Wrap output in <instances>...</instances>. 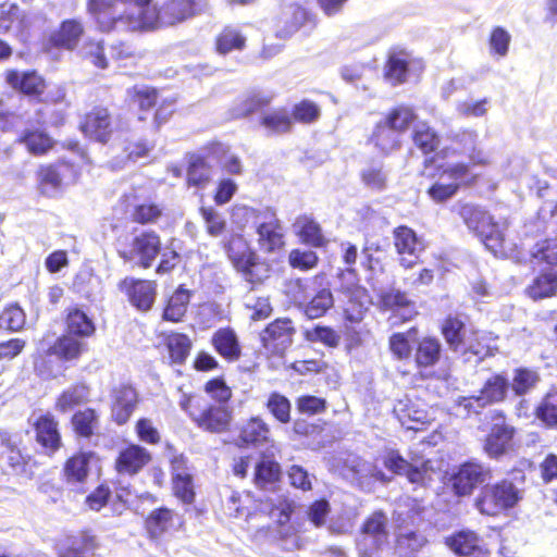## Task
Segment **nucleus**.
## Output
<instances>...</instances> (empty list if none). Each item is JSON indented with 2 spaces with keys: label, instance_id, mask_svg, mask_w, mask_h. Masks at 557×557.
Returning a JSON list of instances; mask_svg holds the SVG:
<instances>
[{
  "label": "nucleus",
  "instance_id": "1",
  "mask_svg": "<svg viewBox=\"0 0 557 557\" xmlns=\"http://www.w3.org/2000/svg\"><path fill=\"white\" fill-rule=\"evenodd\" d=\"M151 0H88V11L101 32H134L156 26Z\"/></svg>",
  "mask_w": 557,
  "mask_h": 557
},
{
  "label": "nucleus",
  "instance_id": "2",
  "mask_svg": "<svg viewBox=\"0 0 557 557\" xmlns=\"http://www.w3.org/2000/svg\"><path fill=\"white\" fill-rule=\"evenodd\" d=\"M525 475L521 470H513L508 478L494 484H485L476 499L475 507L486 516H496L518 505L524 495Z\"/></svg>",
  "mask_w": 557,
  "mask_h": 557
},
{
  "label": "nucleus",
  "instance_id": "3",
  "mask_svg": "<svg viewBox=\"0 0 557 557\" xmlns=\"http://www.w3.org/2000/svg\"><path fill=\"white\" fill-rule=\"evenodd\" d=\"M459 215L469 231L473 232L495 257H507L511 248L505 237L508 222H496L479 206L466 203L459 209Z\"/></svg>",
  "mask_w": 557,
  "mask_h": 557
},
{
  "label": "nucleus",
  "instance_id": "4",
  "mask_svg": "<svg viewBox=\"0 0 557 557\" xmlns=\"http://www.w3.org/2000/svg\"><path fill=\"white\" fill-rule=\"evenodd\" d=\"M116 250L124 262L149 269L161 252V238L154 231L134 228L117 239Z\"/></svg>",
  "mask_w": 557,
  "mask_h": 557
},
{
  "label": "nucleus",
  "instance_id": "5",
  "mask_svg": "<svg viewBox=\"0 0 557 557\" xmlns=\"http://www.w3.org/2000/svg\"><path fill=\"white\" fill-rule=\"evenodd\" d=\"M384 467L395 475H404L408 482L418 486H426L432 482L434 470L430 460H406L398 450L389 449L383 455Z\"/></svg>",
  "mask_w": 557,
  "mask_h": 557
},
{
  "label": "nucleus",
  "instance_id": "6",
  "mask_svg": "<svg viewBox=\"0 0 557 557\" xmlns=\"http://www.w3.org/2000/svg\"><path fill=\"white\" fill-rule=\"evenodd\" d=\"M388 518L379 510L374 511L367 518L361 528V534L358 539L357 546L360 557H372L376 552L381 550L388 544Z\"/></svg>",
  "mask_w": 557,
  "mask_h": 557
},
{
  "label": "nucleus",
  "instance_id": "7",
  "mask_svg": "<svg viewBox=\"0 0 557 557\" xmlns=\"http://www.w3.org/2000/svg\"><path fill=\"white\" fill-rule=\"evenodd\" d=\"M491 479V468L476 460L461 463L450 475L449 484L455 495L469 496Z\"/></svg>",
  "mask_w": 557,
  "mask_h": 557
},
{
  "label": "nucleus",
  "instance_id": "8",
  "mask_svg": "<svg viewBox=\"0 0 557 557\" xmlns=\"http://www.w3.org/2000/svg\"><path fill=\"white\" fill-rule=\"evenodd\" d=\"M492 421L483 449L490 458L498 459L511 449L515 428L506 423L504 414L499 411L493 414Z\"/></svg>",
  "mask_w": 557,
  "mask_h": 557
},
{
  "label": "nucleus",
  "instance_id": "9",
  "mask_svg": "<svg viewBox=\"0 0 557 557\" xmlns=\"http://www.w3.org/2000/svg\"><path fill=\"white\" fill-rule=\"evenodd\" d=\"M258 244L267 252L275 251L284 245L281 221L272 208H265L256 216Z\"/></svg>",
  "mask_w": 557,
  "mask_h": 557
},
{
  "label": "nucleus",
  "instance_id": "10",
  "mask_svg": "<svg viewBox=\"0 0 557 557\" xmlns=\"http://www.w3.org/2000/svg\"><path fill=\"white\" fill-rule=\"evenodd\" d=\"M207 7V0H170L160 10H157L156 25H175Z\"/></svg>",
  "mask_w": 557,
  "mask_h": 557
},
{
  "label": "nucleus",
  "instance_id": "11",
  "mask_svg": "<svg viewBox=\"0 0 557 557\" xmlns=\"http://www.w3.org/2000/svg\"><path fill=\"white\" fill-rule=\"evenodd\" d=\"M468 172L469 168L463 163L447 166L441 174L438 181L430 187V197L438 202L449 199L456 194L459 182L467 177Z\"/></svg>",
  "mask_w": 557,
  "mask_h": 557
},
{
  "label": "nucleus",
  "instance_id": "12",
  "mask_svg": "<svg viewBox=\"0 0 557 557\" xmlns=\"http://www.w3.org/2000/svg\"><path fill=\"white\" fill-rule=\"evenodd\" d=\"M119 286L127 295L129 302L138 310L148 311L151 309L157 295L154 281L126 277Z\"/></svg>",
  "mask_w": 557,
  "mask_h": 557
},
{
  "label": "nucleus",
  "instance_id": "13",
  "mask_svg": "<svg viewBox=\"0 0 557 557\" xmlns=\"http://www.w3.org/2000/svg\"><path fill=\"white\" fill-rule=\"evenodd\" d=\"M110 398L113 421L120 425L125 424L137 406V392L128 384H119L111 389Z\"/></svg>",
  "mask_w": 557,
  "mask_h": 557
},
{
  "label": "nucleus",
  "instance_id": "14",
  "mask_svg": "<svg viewBox=\"0 0 557 557\" xmlns=\"http://www.w3.org/2000/svg\"><path fill=\"white\" fill-rule=\"evenodd\" d=\"M36 443L44 454L51 456L61 447L59 423L51 413L40 414L33 423Z\"/></svg>",
  "mask_w": 557,
  "mask_h": 557
},
{
  "label": "nucleus",
  "instance_id": "15",
  "mask_svg": "<svg viewBox=\"0 0 557 557\" xmlns=\"http://www.w3.org/2000/svg\"><path fill=\"white\" fill-rule=\"evenodd\" d=\"M394 242L396 250L400 255V264L407 269L412 268L424 249L417 234L407 226H398L394 230Z\"/></svg>",
  "mask_w": 557,
  "mask_h": 557
},
{
  "label": "nucleus",
  "instance_id": "16",
  "mask_svg": "<svg viewBox=\"0 0 557 557\" xmlns=\"http://www.w3.org/2000/svg\"><path fill=\"white\" fill-rule=\"evenodd\" d=\"M189 417L199 428L210 432L226 430L231 421L230 411L222 405L201 407L198 404V410H190Z\"/></svg>",
  "mask_w": 557,
  "mask_h": 557
},
{
  "label": "nucleus",
  "instance_id": "17",
  "mask_svg": "<svg viewBox=\"0 0 557 557\" xmlns=\"http://www.w3.org/2000/svg\"><path fill=\"white\" fill-rule=\"evenodd\" d=\"M270 435L268 423L260 417H252L240 425L236 444L239 447H258L268 444Z\"/></svg>",
  "mask_w": 557,
  "mask_h": 557
},
{
  "label": "nucleus",
  "instance_id": "18",
  "mask_svg": "<svg viewBox=\"0 0 557 557\" xmlns=\"http://www.w3.org/2000/svg\"><path fill=\"white\" fill-rule=\"evenodd\" d=\"M83 133L100 143H107L112 133L111 116L106 108H95L82 124Z\"/></svg>",
  "mask_w": 557,
  "mask_h": 557
},
{
  "label": "nucleus",
  "instance_id": "19",
  "mask_svg": "<svg viewBox=\"0 0 557 557\" xmlns=\"http://www.w3.org/2000/svg\"><path fill=\"white\" fill-rule=\"evenodd\" d=\"M293 333L294 326L292 320L277 319L267 326L260 334V337L264 347L284 349L292 344Z\"/></svg>",
  "mask_w": 557,
  "mask_h": 557
},
{
  "label": "nucleus",
  "instance_id": "20",
  "mask_svg": "<svg viewBox=\"0 0 557 557\" xmlns=\"http://www.w3.org/2000/svg\"><path fill=\"white\" fill-rule=\"evenodd\" d=\"M215 351L228 362L237 361L242 356V347L235 331L231 327H221L211 337Z\"/></svg>",
  "mask_w": 557,
  "mask_h": 557
},
{
  "label": "nucleus",
  "instance_id": "21",
  "mask_svg": "<svg viewBox=\"0 0 557 557\" xmlns=\"http://www.w3.org/2000/svg\"><path fill=\"white\" fill-rule=\"evenodd\" d=\"M151 457L148 450L139 445H129L121 450L116 459V470L123 474H136L149 461Z\"/></svg>",
  "mask_w": 557,
  "mask_h": 557
},
{
  "label": "nucleus",
  "instance_id": "22",
  "mask_svg": "<svg viewBox=\"0 0 557 557\" xmlns=\"http://www.w3.org/2000/svg\"><path fill=\"white\" fill-rule=\"evenodd\" d=\"M447 545L460 557H488L476 534L471 531H460L447 539Z\"/></svg>",
  "mask_w": 557,
  "mask_h": 557
},
{
  "label": "nucleus",
  "instance_id": "23",
  "mask_svg": "<svg viewBox=\"0 0 557 557\" xmlns=\"http://www.w3.org/2000/svg\"><path fill=\"white\" fill-rule=\"evenodd\" d=\"M324 280L325 274L307 278H292L285 285V293L296 305L302 307Z\"/></svg>",
  "mask_w": 557,
  "mask_h": 557
},
{
  "label": "nucleus",
  "instance_id": "24",
  "mask_svg": "<svg viewBox=\"0 0 557 557\" xmlns=\"http://www.w3.org/2000/svg\"><path fill=\"white\" fill-rule=\"evenodd\" d=\"M334 305V297L329 286L327 280L321 281L312 296L302 306L305 314L309 319H318L324 315Z\"/></svg>",
  "mask_w": 557,
  "mask_h": 557
},
{
  "label": "nucleus",
  "instance_id": "25",
  "mask_svg": "<svg viewBox=\"0 0 557 557\" xmlns=\"http://www.w3.org/2000/svg\"><path fill=\"white\" fill-rule=\"evenodd\" d=\"M469 333L465 322L457 317L449 315L442 324L444 339L448 348L456 355L465 349V343L467 342Z\"/></svg>",
  "mask_w": 557,
  "mask_h": 557
},
{
  "label": "nucleus",
  "instance_id": "26",
  "mask_svg": "<svg viewBox=\"0 0 557 557\" xmlns=\"http://www.w3.org/2000/svg\"><path fill=\"white\" fill-rule=\"evenodd\" d=\"M485 335L471 331L465 343V349L460 350L457 356L465 363L478 364L487 356H491V346L485 343Z\"/></svg>",
  "mask_w": 557,
  "mask_h": 557
},
{
  "label": "nucleus",
  "instance_id": "27",
  "mask_svg": "<svg viewBox=\"0 0 557 557\" xmlns=\"http://www.w3.org/2000/svg\"><path fill=\"white\" fill-rule=\"evenodd\" d=\"M422 533L412 530H400L397 534L396 550L400 557H420L426 546Z\"/></svg>",
  "mask_w": 557,
  "mask_h": 557
},
{
  "label": "nucleus",
  "instance_id": "28",
  "mask_svg": "<svg viewBox=\"0 0 557 557\" xmlns=\"http://www.w3.org/2000/svg\"><path fill=\"white\" fill-rule=\"evenodd\" d=\"M61 362L62 360L57 357V354L41 345L34 360V370L44 380L54 379L63 372Z\"/></svg>",
  "mask_w": 557,
  "mask_h": 557
},
{
  "label": "nucleus",
  "instance_id": "29",
  "mask_svg": "<svg viewBox=\"0 0 557 557\" xmlns=\"http://www.w3.org/2000/svg\"><path fill=\"white\" fill-rule=\"evenodd\" d=\"M298 1L288 5L283 12L284 27L281 29V33L284 36H290L301 27L312 24L310 13L300 3L302 0Z\"/></svg>",
  "mask_w": 557,
  "mask_h": 557
},
{
  "label": "nucleus",
  "instance_id": "30",
  "mask_svg": "<svg viewBox=\"0 0 557 557\" xmlns=\"http://www.w3.org/2000/svg\"><path fill=\"white\" fill-rule=\"evenodd\" d=\"M300 239L313 247H323L326 243L320 225L309 215H299L293 224Z\"/></svg>",
  "mask_w": 557,
  "mask_h": 557
},
{
  "label": "nucleus",
  "instance_id": "31",
  "mask_svg": "<svg viewBox=\"0 0 557 557\" xmlns=\"http://www.w3.org/2000/svg\"><path fill=\"white\" fill-rule=\"evenodd\" d=\"M400 135L385 120L379 122L371 136V141L384 154L400 147Z\"/></svg>",
  "mask_w": 557,
  "mask_h": 557
},
{
  "label": "nucleus",
  "instance_id": "32",
  "mask_svg": "<svg viewBox=\"0 0 557 557\" xmlns=\"http://www.w3.org/2000/svg\"><path fill=\"white\" fill-rule=\"evenodd\" d=\"M7 82L14 88L27 95L40 94L44 89V81L36 72L9 71Z\"/></svg>",
  "mask_w": 557,
  "mask_h": 557
},
{
  "label": "nucleus",
  "instance_id": "33",
  "mask_svg": "<svg viewBox=\"0 0 557 557\" xmlns=\"http://www.w3.org/2000/svg\"><path fill=\"white\" fill-rule=\"evenodd\" d=\"M17 141L23 144L29 153L42 156L53 147V139L45 132L39 129H24Z\"/></svg>",
  "mask_w": 557,
  "mask_h": 557
},
{
  "label": "nucleus",
  "instance_id": "34",
  "mask_svg": "<svg viewBox=\"0 0 557 557\" xmlns=\"http://www.w3.org/2000/svg\"><path fill=\"white\" fill-rule=\"evenodd\" d=\"M442 354V344L437 338L424 337L417 347L414 360L419 368H429L437 363Z\"/></svg>",
  "mask_w": 557,
  "mask_h": 557
},
{
  "label": "nucleus",
  "instance_id": "35",
  "mask_svg": "<svg viewBox=\"0 0 557 557\" xmlns=\"http://www.w3.org/2000/svg\"><path fill=\"white\" fill-rule=\"evenodd\" d=\"M408 74V57L405 52H393L384 67V78L392 85L403 84Z\"/></svg>",
  "mask_w": 557,
  "mask_h": 557
},
{
  "label": "nucleus",
  "instance_id": "36",
  "mask_svg": "<svg viewBox=\"0 0 557 557\" xmlns=\"http://www.w3.org/2000/svg\"><path fill=\"white\" fill-rule=\"evenodd\" d=\"M412 139L424 154L434 152L441 144L438 134L425 122L414 124Z\"/></svg>",
  "mask_w": 557,
  "mask_h": 557
},
{
  "label": "nucleus",
  "instance_id": "37",
  "mask_svg": "<svg viewBox=\"0 0 557 557\" xmlns=\"http://www.w3.org/2000/svg\"><path fill=\"white\" fill-rule=\"evenodd\" d=\"M260 123L269 134L287 133L293 125L290 113L286 108L263 113Z\"/></svg>",
  "mask_w": 557,
  "mask_h": 557
},
{
  "label": "nucleus",
  "instance_id": "38",
  "mask_svg": "<svg viewBox=\"0 0 557 557\" xmlns=\"http://www.w3.org/2000/svg\"><path fill=\"white\" fill-rule=\"evenodd\" d=\"M84 346V342L72 334H67L59 337L53 345L49 346V351L57 354V357L62 361H71L81 356Z\"/></svg>",
  "mask_w": 557,
  "mask_h": 557
},
{
  "label": "nucleus",
  "instance_id": "39",
  "mask_svg": "<svg viewBox=\"0 0 557 557\" xmlns=\"http://www.w3.org/2000/svg\"><path fill=\"white\" fill-rule=\"evenodd\" d=\"M381 302L385 309L399 313L404 320L411 318L414 308L407 295L399 289H389L381 295Z\"/></svg>",
  "mask_w": 557,
  "mask_h": 557
},
{
  "label": "nucleus",
  "instance_id": "40",
  "mask_svg": "<svg viewBox=\"0 0 557 557\" xmlns=\"http://www.w3.org/2000/svg\"><path fill=\"white\" fill-rule=\"evenodd\" d=\"M281 476V467L276 461L262 458L255 467V483L267 490L272 487Z\"/></svg>",
  "mask_w": 557,
  "mask_h": 557
},
{
  "label": "nucleus",
  "instance_id": "41",
  "mask_svg": "<svg viewBox=\"0 0 557 557\" xmlns=\"http://www.w3.org/2000/svg\"><path fill=\"white\" fill-rule=\"evenodd\" d=\"M509 388V381L500 374L493 375L483 385L480 396L486 406L505 399Z\"/></svg>",
  "mask_w": 557,
  "mask_h": 557
},
{
  "label": "nucleus",
  "instance_id": "42",
  "mask_svg": "<svg viewBox=\"0 0 557 557\" xmlns=\"http://www.w3.org/2000/svg\"><path fill=\"white\" fill-rule=\"evenodd\" d=\"M96 537L88 533H83L79 537L69 540L66 544L59 549V557H86L87 553L96 548Z\"/></svg>",
  "mask_w": 557,
  "mask_h": 557
},
{
  "label": "nucleus",
  "instance_id": "43",
  "mask_svg": "<svg viewBox=\"0 0 557 557\" xmlns=\"http://www.w3.org/2000/svg\"><path fill=\"white\" fill-rule=\"evenodd\" d=\"M63 168V165L50 164L39 169L38 181L42 194L52 197L59 191L62 183L61 170Z\"/></svg>",
  "mask_w": 557,
  "mask_h": 557
},
{
  "label": "nucleus",
  "instance_id": "44",
  "mask_svg": "<svg viewBox=\"0 0 557 557\" xmlns=\"http://www.w3.org/2000/svg\"><path fill=\"white\" fill-rule=\"evenodd\" d=\"M175 515L172 510L161 507L154 509L146 520L150 536L158 537L173 527Z\"/></svg>",
  "mask_w": 557,
  "mask_h": 557
},
{
  "label": "nucleus",
  "instance_id": "45",
  "mask_svg": "<svg viewBox=\"0 0 557 557\" xmlns=\"http://www.w3.org/2000/svg\"><path fill=\"white\" fill-rule=\"evenodd\" d=\"M89 471V456L78 454L70 458L64 466V475L69 484L83 483Z\"/></svg>",
  "mask_w": 557,
  "mask_h": 557
},
{
  "label": "nucleus",
  "instance_id": "46",
  "mask_svg": "<svg viewBox=\"0 0 557 557\" xmlns=\"http://www.w3.org/2000/svg\"><path fill=\"white\" fill-rule=\"evenodd\" d=\"M83 34V26L78 21H64L59 32L52 37L57 46L72 50L76 47L78 39Z\"/></svg>",
  "mask_w": 557,
  "mask_h": 557
},
{
  "label": "nucleus",
  "instance_id": "47",
  "mask_svg": "<svg viewBox=\"0 0 557 557\" xmlns=\"http://www.w3.org/2000/svg\"><path fill=\"white\" fill-rule=\"evenodd\" d=\"M190 294L187 289L180 287L169 299L163 311V318L168 321L177 322L187 311Z\"/></svg>",
  "mask_w": 557,
  "mask_h": 557
},
{
  "label": "nucleus",
  "instance_id": "48",
  "mask_svg": "<svg viewBox=\"0 0 557 557\" xmlns=\"http://www.w3.org/2000/svg\"><path fill=\"white\" fill-rule=\"evenodd\" d=\"M535 417L547 428H557V389L546 394L535 408Z\"/></svg>",
  "mask_w": 557,
  "mask_h": 557
},
{
  "label": "nucleus",
  "instance_id": "49",
  "mask_svg": "<svg viewBox=\"0 0 557 557\" xmlns=\"http://www.w3.org/2000/svg\"><path fill=\"white\" fill-rule=\"evenodd\" d=\"M361 181L366 187L382 191L387 187L388 173L381 163H372L361 170Z\"/></svg>",
  "mask_w": 557,
  "mask_h": 557
},
{
  "label": "nucleus",
  "instance_id": "50",
  "mask_svg": "<svg viewBox=\"0 0 557 557\" xmlns=\"http://www.w3.org/2000/svg\"><path fill=\"white\" fill-rule=\"evenodd\" d=\"M66 326L69 334L86 337L95 332V325L87 314L77 309H71L66 317Z\"/></svg>",
  "mask_w": 557,
  "mask_h": 557
},
{
  "label": "nucleus",
  "instance_id": "51",
  "mask_svg": "<svg viewBox=\"0 0 557 557\" xmlns=\"http://www.w3.org/2000/svg\"><path fill=\"white\" fill-rule=\"evenodd\" d=\"M88 388L85 384H75L65 389L58 398L55 408L66 412L75 406L83 404L88 398Z\"/></svg>",
  "mask_w": 557,
  "mask_h": 557
},
{
  "label": "nucleus",
  "instance_id": "52",
  "mask_svg": "<svg viewBox=\"0 0 557 557\" xmlns=\"http://www.w3.org/2000/svg\"><path fill=\"white\" fill-rule=\"evenodd\" d=\"M165 345L173 363L183 364L190 351L191 342L187 335L174 333L166 337Z\"/></svg>",
  "mask_w": 557,
  "mask_h": 557
},
{
  "label": "nucleus",
  "instance_id": "53",
  "mask_svg": "<svg viewBox=\"0 0 557 557\" xmlns=\"http://www.w3.org/2000/svg\"><path fill=\"white\" fill-rule=\"evenodd\" d=\"M162 211V208L158 205L144 201L140 203H134L128 210V215L135 223L152 224L160 219Z\"/></svg>",
  "mask_w": 557,
  "mask_h": 557
},
{
  "label": "nucleus",
  "instance_id": "54",
  "mask_svg": "<svg viewBox=\"0 0 557 557\" xmlns=\"http://www.w3.org/2000/svg\"><path fill=\"white\" fill-rule=\"evenodd\" d=\"M528 293L533 299L550 297L557 293V274L548 272L539 275L529 286Z\"/></svg>",
  "mask_w": 557,
  "mask_h": 557
},
{
  "label": "nucleus",
  "instance_id": "55",
  "mask_svg": "<svg viewBox=\"0 0 557 557\" xmlns=\"http://www.w3.org/2000/svg\"><path fill=\"white\" fill-rule=\"evenodd\" d=\"M246 38L237 28L227 26L216 38V50L221 54H226L233 50H242Z\"/></svg>",
  "mask_w": 557,
  "mask_h": 557
},
{
  "label": "nucleus",
  "instance_id": "56",
  "mask_svg": "<svg viewBox=\"0 0 557 557\" xmlns=\"http://www.w3.org/2000/svg\"><path fill=\"white\" fill-rule=\"evenodd\" d=\"M356 480L361 486H369L372 482L389 483L392 478L380 468L369 462H358L355 467Z\"/></svg>",
  "mask_w": 557,
  "mask_h": 557
},
{
  "label": "nucleus",
  "instance_id": "57",
  "mask_svg": "<svg viewBox=\"0 0 557 557\" xmlns=\"http://www.w3.org/2000/svg\"><path fill=\"white\" fill-rule=\"evenodd\" d=\"M72 424L77 435L90 437L98 426V414L94 409L87 408L73 416Z\"/></svg>",
  "mask_w": 557,
  "mask_h": 557
},
{
  "label": "nucleus",
  "instance_id": "58",
  "mask_svg": "<svg viewBox=\"0 0 557 557\" xmlns=\"http://www.w3.org/2000/svg\"><path fill=\"white\" fill-rule=\"evenodd\" d=\"M26 323V314L18 305H10L0 313V329L18 332Z\"/></svg>",
  "mask_w": 557,
  "mask_h": 557
},
{
  "label": "nucleus",
  "instance_id": "59",
  "mask_svg": "<svg viewBox=\"0 0 557 557\" xmlns=\"http://www.w3.org/2000/svg\"><path fill=\"white\" fill-rule=\"evenodd\" d=\"M265 406L278 422L288 423L290 421L292 404L286 396L273 392L269 395Z\"/></svg>",
  "mask_w": 557,
  "mask_h": 557
},
{
  "label": "nucleus",
  "instance_id": "60",
  "mask_svg": "<svg viewBox=\"0 0 557 557\" xmlns=\"http://www.w3.org/2000/svg\"><path fill=\"white\" fill-rule=\"evenodd\" d=\"M416 114L412 109L398 107L392 110L384 119L401 136L413 123Z\"/></svg>",
  "mask_w": 557,
  "mask_h": 557
},
{
  "label": "nucleus",
  "instance_id": "61",
  "mask_svg": "<svg viewBox=\"0 0 557 557\" xmlns=\"http://www.w3.org/2000/svg\"><path fill=\"white\" fill-rule=\"evenodd\" d=\"M540 377L535 371L518 369L512 379V389L516 395L522 396L535 387Z\"/></svg>",
  "mask_w": 557,
  "mask_h": 557
},
{
  "label": "nucleus",
  "instance_id": "62",
  "mask_svg": "<svg viewBox=\"0 0 557 557\" xmlns=\"http://www.w3.org/2000/svg\"><path fill=\"white\" fill-rule=\"evenodd\" d=\"M24 14L15 3L4 2L0 4V30L8 32L13 24L21 27Z\"/></svg>",
  "mask_w": 557,
  "mask_h": 557
},
{
  "label": "nucleus",
  "instance_id": "63",
  "mask_svg": "<svg viewBox=\"0 0 557 557\" xmlns=\"http://www.w3.org/2000/svg\"><path fill=\"white\" fill-rule=\"evenodd\" d=\"M128 95L141 110L150 109L157 101V90L148 86H134L128 90Z\"/></svg>",
  "mask_w": 557,
  "mask_h": 557
},
{
  "label": "nucleus",
  "instance_id": "64",
  "mask_svg": "<svg viewBox=\"0 0 557 557\" xmlns=\"http://www.w3.org/2000/svg\"><path fill=\"white\" fill-rule=\"evenodd\" d=\"M293 116L300 123L310 124L320 116V109L314 102L302 100L294 106Z\"/></svg>",
  "mask_w": 557,
  "mask_h": 557
}]
</instances>
